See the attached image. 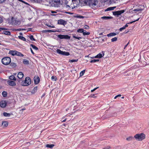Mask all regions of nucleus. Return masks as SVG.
Wrapping results in <instances>:
<instances>
[{
	"instance_id": "nucleus-26",
	"label": "nucleus",
	"mask_w": 149,
	"mask_h": 149,
	"mask_svg": "<svg viewBox=\"0 0 149 149\" xmlns=\"http://www.w3.org/2000/svg\"><path fill=\"white\" fill-rule=\"evenodd\" d=\"M83 35L84 36L86 35H89L90 34V33L89 32H86V30H84V32H83Z\"/></svg>"
},
{
	"instance_id": "nucleus-7",
	"label": "nucleus",
	"mask_w": 149,
	"mask_h": 149,
	"mask_svg": "<svg viewBox=\"0 0 149 149\" xmlns=\"http://www.w3.org/2000/svg\"><path fill=\"white\" fill-rule=\"evenodd\" d=\"M124 12L125 10H124L117 11L113 12V14L115 16L117 15L118 16V15H120L121 14L123 13Z\"/></svg>"
},
{
	"instance_id": "nucleus-37",
	"label": "nucleus",
	"mask_w": 149,
	"mask_h": 149,
	"mask_svg": "<svg viewBox=\"0 0 149 149\" xmlns=\"http://www.w3.org/2000/svg\"><path fill=\"white\" fill-rule=\"evenodd\" d=\"M99 61V59H93L91 60L90 61V62L91 63H95L96 62H97Z\"/></svg>"
},
{
	"instance_id": "nucleus-17",
	"label": "nucleus",
	"mask_w": 149,
	"mask_h": 149,
	"mask_svg": "<svg viewBox=\"0 0 149 149\" xmlns=\"http://www.w3.org/2000/svg\"><path fill=\"white\" fill-rule=\"evenodd\" d=\"M2 126L3 127H7L8 125V123L7 121H3L2 123Z\"/></svg>"
},
{
	"instance_id": "nucleus-55",
	"label": "nucleus",
	"mask_w": 149,
	"mask_h": 149,
	"mask_svg": "<svg viewBox=\"0 0 149 149\" xmlns=\"http://www.w3.org/2000/svg\"><path fill=\"white\" fill-rule=\"evenodd\" d=\"M30 49H31V52L33 54H34V52H33V50L31 49V48Z\"/></svg>"
},
{
	"instance_id": "nucleus-4",
	"label": "nucleus",
	"mask_w": 149,
	"mask_h": 149,
	"mask_svg": "<svg viewBox=\"0 0 149 149\" xmlns=\"http://www.w3.org/2000/svg\"><path fill=\"white\" fill-rule=\"evenodd\" d=\"M11 59L9 57H6L3 58L1 60L2 63L5 65L9 64L11 62Z\"/></svg>"
},
{
	"instance_id": "nucleus-19",
	"label": "nucleus",
	"mask_w": 149,
	"mask_h": 149,
	"mask_svg": "<svg viewBox=\"0 0 149 149\" xmlns=\"http://www.w3.org/2000/svg\"><path fill=\"white\" fill-rule=\"evenodd\" d=\"M16 51L10 50L9 52V54L12 56L15 55Z\"/></svg>"
},
{
	"instance_id": "nucleus-28",
	"label": "nucleus",
	"mask_w": 149,
	"mask_h": 149,
	"mask_svg": "<svg viewBox=\"0 0 149 149\" xmlns=\"http://www.w3.org/2000/svg\"><path fill=\"white\" fill-rule=\"evenodd\" d=\"M18 38L20 39L21 40H22L26 41V39L24 37L21 36H18Z\"/></svg>"
},
{
	"instance_id": "nucleus-24",
	"label": "nucleus",
	"mask_w": 149,
	"mask_h": 149,
	"mask_svg": "<svg viewBox=\"0 0 149 149\" xmlns=\"http://www.w3.org/2000/svg\"><path fill=\"white\" fill-rule=\"evenodd\" d=\"M9 79L10 80H16V79L14 76L13 75H11L9 77Z\"/></svg>"
},
{
	"instance_id": "nucleus-29",
	"label": "nucleus",
	"mask_w": 149,
	"mask_h": 149,
	"mask_svg": "<svg viewBox=\"0 0 149 149\" xmlns=\"http://www.w3.org/2000/svg\"><path fill=\"white\" fill-rule=\"evenodd\" d=\"M56 52H57V53H58L59 54L62 55V54L63 53V51H61V50H60L59 49H58L56 50Z\"/></svg>"
},
{
	"instance_id": "nucleus-31",
	"label": "nucleus",
	"mask_w": 149,
	"mask_h": 149,
	"mask_svg": "<svg viewBox=\"0 0 149 149\" xmlns=\"http://www.w3.org/2000/svg\"><path fill=\"white\" fill-rule=\"evenodd\" d=\"M143 10V9L142 8H137L136 9H134L133 10L134 12H138V11H141Z\"/></svg>"
},
{
	"instance_id": "nucleus-51",
	"label": "nucleus",
	"mask_w": 149,
	"mask_h": 149,
	"mask_svg": "<svg viewBox=\"0 0 149 149\" xmlns=\"http://www.w3.org/2000/svg\"><path fill=\"white\" fill-rule=\"evenodd\" d=\"M6 0H0V3L5 2Z\"/></svg>"
},
{
	"instance_id": "nucleus-21",
	"label": "nucleus",
	"mask_w": 149,
	"mask_h": 149,
	"mask_svg": "<svg viewBox=\"0 0 149 149\" xmlns=\"http://www.w3.org/2000/svg\"><path fill=\"white\" fill-rule=\"evenodd\" d=\"M23 62L24 64L25 65H28L29 64V61L26 59H24Z\"/></svg>"
},
{
	"instance_id": "nucleus-45",
	"label": "nucleus",
	"mask_w": 149,
	"mask_h": 149,
	"mask_svg": "<svg viewBox=\"0 0 149 149\" xmlns=\"http://www.w3.org/2000/svg\"><path fill=\"white\" fill-rule=\"evenodd\" d=\"M73 38H75V39H78L79 40H80V39L81 38V37H78L75 36V35H73Z\"/></svg>"
},
{
	"instance_id": "nucleus-52",
	"label": "nucleus",
	"mask_w": 149,
	"mask_h": 149,
	"mask_svg": "<svg viewBox=\"0 0 149 149\" xmlns=\"http://www.w3.org/2000/svg\"><path fill=\"white\" fill-rule=\"evenodd\" d=\"M99 88V87H97L94 88V89H93V90H91V92H93L94 91H95L96 90L97 88Z\"/></svg>"
},
{
	"instance_id": "nucleus-47",
	"label": "nucleus",
	"mask_w": 149,
	"mask_h": 149,
	"mask_svg": "<svg viewBox=\"0 0 149 149\" xmlns=\"http://www.w3.org/2000/svg\"><path fill=\"white\" fill-rule=\"evenodd\" d=\"M139 18H139L137 19L136 20H134V21H133L131 22H130L129 23H128V24H131L133 22H135L136 21H138L139 20Z\"/></svg>"
},
{
	"instance_id": "nucleus-11",
	"label": "nucleus",
	"mask_w": 149,
	"mask_h": 149,
	"mask_svg": "<svg viewBox=\"0 0 149 149\" xmlns=\"http://www.w3.org/2000/svg\"><path fill=\"white\" fill-rule=\"evenodd\" d=\"M6 105V102L5 101H2L0 102V106L2 108L5 107Z\"/></svg>"
},
{
	"instance_id": "nucleus-16",
	"label": "nucleus",
	"mask_w": 149,
	"mask_h": 149,
	"mask_svg": "<svg viewBox=\"0 0 149 149\" xmlns=\"http://www.w3.org/2000/svg\"><path fill=\"white\" fill-rule=\"evenodd\" d=\"M116 8V6L112 7H110L107 8L105 10V11H110L111 10H113L114 9Z\"/></svg>"
},
{
	"instance_id": "nucleus-13",
	"label": "nucleus",
	"mask_w": 149,
	"mask_h": 149,
	"mask_svg": "<svg viewBox=\"0 0 149 149\" xmlns=\"http://www.w3.org/2000/svg\"><path fill=\"white\" fill-rule=\"evenodd\" d=\"M24 76L23 73L22 72H20L18 74L17 77L19 79H21Z\"/></svg>"
},
{
	"instance_id": "nucleus-34",
	"label": "nucleus",
	"mask_w": 149,
	"mask_h": 149,
	"mask_svg": "<svg viewBox=\"0 0 149 149\" xmlns=\"http://www.w3.org/2000/svg\"><path fill=\"white\" fill-rule=\"evenodd\" d=\"M56 31V30H45V32H55Z\"/></svg>"
},
{
	"instance_id": "nucleus-60",
	"label": "nucleus",
	"mask_w": 149,
	"mask_h": 149,
	"mask_svg": "<svg viewBox=\"0 0 149 149\" xmlns=\"http://www.w3.org/2000/svg\"><path fill=\"white\" fill-rule=\"evenodd\" d=\"M51 13H56V12L54 11H52L51 12Z\"/></svg>"
},
{
	"instance_id": "nucleus-49",
	"label": "nucleus",
	"mask_w": 149,
	"mask_h": 149,
	"mask_svg": "<svg viewBox=\"0 0 149 149\" xmlns=\"http://www.w3.org/2000/svg\"><path fill=\"white\" fill-rule=\"evenodd\" d=\"M125 29V27L124 26L123 27H122V28H121L120 29H119V30L120 31H122V30Z\"/></svg>"
},
{
	"instance_id": "nucleus-64",
	"label": "nucleus",
	"mask_w": 149,
	"mask_h": 149,
	"mask_svg": "<svg viewBox=\"0 0 149 149\" xmlns=\"http://www.w3.org/2000/svg\"><path fill=\"white\" fill-rule=\"evenodd\" d=\"M118 97V96L116 95V96L115 97H114V99H116L117 97Z\"/></svg>"
},
{
	"instance_id": "nucleus-27",
	"label": "nucleus",
	"mask_w": 149,
	"mask_h": 149,
	"mask_svg": "<svg viewBox=\"0 0 149 149\" xmlns=\"http://www.w3.org/2000/svg\"><path fill=\"white\" fill-rule=\"evenodd\" d=\"M3 33L5 35H10V33L9 31H3Z\"/></svg>"
},
{
	"instance_id": "nucleus-23",
	"label": "nucleus",
	"mask_w": 149,
	"mask_h": 149,
	"mask_svg": "<svg viewBox=\"0 0 149 149\" xmlns=\"http://www.w3.org/2000/svg\"><path fill=\"white\" fill-rule=\"evenodd\" d=\"M134 139V138L132 136H130L126 138L127 140L129 141H132Z\"/></svg>"
},
{
	"instance_id": "nucleus-46",
	"label": "nucleus",
	"mask_w": 149,
	"mask_h": 149,
	"mask_svg": "<svg viewBox=\"0 0 149 149\" xmlns=\"http://www.w3.org/2000/svg\"><path fill=\"white\" fill-rule=\"evenodd\" d=\"M51 79L52 80L56 81L57 78L56 76H52L51 77Z\"/></svg>"
},
{
	"instance_id": "nucleus-50",
	"label": "nucleus",
	"mask_w": 149,
	"mask_h": 149,
	"mask_svg": "<svg viewBox=\"0 0 149 149\" xmlns=\"http://www.w3.org/2000/svg\"><path fill=\"white\" fill-rule=\"evenodd\" d=\"M84 29H89V27L87 25H85L84 27Z\"/></svg>"
},
{
	"instance_id": "nucleus-39",
	"label": "nucleus",
	"mask_w": 149,
	"mask_h": 149,
	"mask_svg": "<svg viewBox=\"0 0 149 149\" xmlns=\"http://www.w3.org/2000/svg\"><path fill=\"white\" fill-rule=\"evenodd\" d=\"M85 70H84L80 72V76H82L84 74L85 72Z\"/></svg>"
},
{
	"instance_id": "nucleus-54",
	"label": "nucleus",
	"mask_w": 149,
	"mask_h": 149,
	"mask_svg": "<svg viewBox=\"0 0 149 149\" xmlns=\"http://www.w3.org/2000/svg\"><path fill=\"white\" fill-rule=\"evenodd\" d=\"M6 28H1L0 27V30H5Z\"/></svg>"
},
{
	"instance_id": "nucleus-25",
	"label": "nucleus",
	"mask_w": 149,
	"mask_h": 149,
	"mask_svg": "<svg viewBox=\"0 0 149 149\" xmlns=\"http://www.w3.org/2000/svg\"><path fill=\"white\" fill-rule=\"evenodd\" d=\"M30 46L32 47L33 49H34L36 50H37L38 49V48L37 47L33 44H31Z\"/></svg>"
},
{
	"instance_id": "nucleus-62",
	"label": "nucleus",
	"mask_w": 149,
	"mask_h": 149,
	"mask_svg": "<svg viewBox=\"0 0 149 149\" xmlns=\"http://www.w3.org/2000/svg\"><path fill=\"white\" fill-rule=\"evenodd\" d=\"M18 0L20 2H23V3H24V2L22 0Z\"/></svg>"
},
{
	"instance_id": "nucleus-40",
	"label": "nucleus",
	"mask_w": 149,
	"mask_h": 149,
	"mask_svg": "<svg viewBox=\"0 0 149 149\" xmlns=\"http://www.w3.org/2000/svg\"><path fill=\"white\" fill-rule=\"evenodd\" d=\"M70 37L67 35H65L64 39H70Z\"/></svg>"
},
{
	"instance_id": "nucleus-8",
	"label": "nucleus",
	"mask_w": 149,
	"mask_h": 149,
	"mask_svg": "<svg viewBox=\"0 0 149 149\" xmlns=\"http://www.w3.org/2000/svg\"><path fill=\"white\" fill-rule=\"evenodd\" d=\"M58 24L65 26L67 24V22L62 19H60L58 20Z\"/></svg>"
},
{
	"instance_id": "nucleus-10",
	"label": "nucleus",
	"mask_w": 149,
	"mask_h": 149,
	"mask_svg": "<svg viewBox=\"0 0 149 149\" xmlns=\"http://www.w3.org/2000/svg\"><path fill=\"white\" fill-rule=\"evenodd\" d=\"M102 52V54H101V53H100L98 54L96 56L93 57V58H101L104 55V51Z\"/></svg>"
},
{
	"instance_id": "nucleus-20",
	"label": "nucleus",
	"mask_w": 149,
	"mask_h": 149,
	"mask_svg": "<svg viewBox=\"0 0 149 149\" xmlns=\"http://www.w3.org/2000/svg\"><path fill=\"white\" fill-rule=\"evenodd\" d=\"M32 2L41 3L42 2V0H30Z\"/></svg>"
},
{
	"instance_id": "nucleus-33",
	"label": "nucleus",
	"mask_w": 149,
	"mask_h": 149,
	"mask_svg": "<svg viewBox=\"0 0 149 149\" xmlns=\"http://www.w3.org/2000/svg\"><path fill=\"white\" fill-rule=\"evenodd\" d=\"M65 35H59L58 36V37L60 39H64Z\"/></svg>"
},
{
	"instance_id": "nucleus-38",
	"label": "nucleus",
	"mask_w": 149,
	"mask_h": 149,
	"mask_svg": "<svg viewBox=\"0 0 149 149\" xmlns=\"http://www.w3.org/2000/svg\"><path fill=\"white\" fill-rule=\"evenodd\" d=\"M7 95V93L6 91H3L2 93V95L3 97H6Z\"/></svg>"
},
{
	"instance_id": "nucleus-3",
	"label": "nucleus",
	"mask_w": 149,
	"mask_h": 149,
	"mask_svg": "<svg viewBox=\"0 0 149 149\" xmlns=\"http://www.w3.org/2000/svg\"><path fill=\"white\" fill-rule=\"evenodd\" d=\"M31 84V80L30 78L27 77L25 79L24 81H23L21 83L22 86H27Z\"/></svg>"
},
{
	"instance_id": "nucleus-15",
	"label": "nucleus",
	"mask_w": 149,
	"mask_h": 149,
	"mask_svg": "<svg viewBox=\"0 0 149 149\" xmlns=\"http://www.w3.org/2000/svg\"><path fill=\"white\" fill-rule=\"evenodd\" d=\"M54 146V144H47L45 145V147L47 148H52Z\"/></svg>"
},
{
	"instance_id": "nucleus-36",
	"label": "nucleus",
	"mask_w": 149,
	"mask_h": 149,
	"mask_svg": "<svg viewBox=\"0 0 149 149\" xmlns=\"http://www.w3.org/2000/svg\"><path fill=\"white\" fill-rule=\"evenodd\" d=\"M74 17L77 18H84V17L82 16L79 15H76L74 16Z\"/></svg>"
},
{
	"instance_id": "nucleus-44",
	"label": "nucleus",
	"mask_w": 149,
	"mask_h": 149,
	"mask_svg": "<svg viewBox=\"0 0 149 149\" xmlns=\"http://www.w3.org/2000/svg\"><path fill=\"white\" fill-rule=\"evenodd\" d=\"M78 61V59H72V60H70L69 61L70 62H77Z\"/></svg>"
},
{
	"instance_id": "nucleus-42",
	"label": "nucleus",
	"mask_w": 149,
	"mask_h": 149,
	"mask_svg": "<svg viewBox=\"0 0 149 149\" xmlns=\"http://www.w3.org/2000/svg\"><path fill=\"white\" fill-rule=\"evenodd\" d=\"M10 66L12 67H15L16 66V63H11L10 64Z\"/></svg>"
},
{
	"instance_id": "nucleus-2",
	"label": "nucleus",
	"mask_w": 149,
	"mask_h": 149,
	"mask_svg": "<svg viewBox=\"0 0 149 149\" xmlns=\"http://www.w3.org/2000/svg\"><path fill=\"white\" fill-rule=\"evenodd\" d=\"M83 2L85 4L88 5L91 7H94L97 6L98 3L97 0H84Z\"/></svg>"
},
{
	"instance_id": "nucleus-9",
	"label": "nucleus",
	"mask_w": 149,
	"mask_h": 149,
	"mask_svg": "<svg viewBox=\"0 0 149 149\" xmlns=\"http://www.w3.org/2000/svg\"><path fill=\"white\" fill-rule=\"evenodd\" d=\"M34 80L35 84H37L40 81V78L38 76H35L34 78Z\"/></svg>"
},
{
	"instance_id": "nucleus-48",
	"label": "nucleus",
	"mask_w": 149,
	"mask_h": 149,
	"mask_svg": "<svg viewBox=\"0 0 149 149\" xmlns=\"http://www.w3.org/2000/svg\"><path fill=\"white\" fill-rule=\"evenodd\" d=\"M37 86L36 87H35L33 90V91L34 92H36L37 91Z\"/></svg>"
},
{
	"instance_id": "nucleus-53",
	"label": "nucleus",
	"mask_w": 149,
	"mask_h": 149,
	"mask_svg": "<svg viewBox=\"0 0 149 149\" xmlns=\"http://www.w3.org/2000/svg\"><path fill=\"white\" fill-rule=\"evenodd\" d=\"M3 19L1 17H0V24L1 23L3 22Z\"/></svg>"
},
{
	"instance_id": "nucleus-5",
	"label": "nucleus",
	"mask_w": 149,
	"mask_h": 149,
	"mask_svg": "<svg viewBox=\"0 0 149 149\" xmlns=\"http://www.w3.org/2000/svg\"><path fill=\"white\" fill-rule=\"evenodd\" d=\"M134 137L137 140L141 141L145 138V135L143 133L138 134L135 135Z\"/></svg>"
},
{
	"instance_id": "nucleus-18",
	"label": "nucleus",
	"mask_w": 149,
	"mask_h": 149,
	"mask_svg": "<svg viewBox=\"0 0 149 149\" xmlns=\"http://www.w3.org/2000/svg\"><path fill=\"white\" fill-rule=\"evenodd\" d=\"M15 55L19 56L20 57H23L24 56V55L21 53L17 51H16V52Z\"/></svg>"
},
{
	"instance_id": "nucleus-1",
	"label": "nucleus",
	"mask_w": 149,
	"mask_h": 149,
	"mask_svg": "<svg viewBox=\"0 0 149 149\" xmlns=\"http://www.w3.org/2000/svg\"><path fill=\"white\" fill-rule=\"evenodd\" d=\"M46 5L51 6L55 7H60L61 5V2L60 0H49L48 3Z\"/></svg>"
},
{
	"instance_id": "nucleus-6",
	"label": "nucleus",
	"mask_w": 149,
	"mask_h": 149,
	"mask_svg": "<svg viewBox=\"0 0 149 149\" xmlns=\"http://www.w3.org/2000/svg\"><path fill=\"white\" fill-rule=\"evenodd\" d=\"M72 2L73 3V6L72 4H71L70 6L68 5L67 6L70 8H72V9H73L77 7V5L80 3V0H72Z\"/></svg>"
},
{
	"instance_id": "nucleus-56",
	"label": "nucleus",
	"mask_w": 149,
	"mask_h": 149,
	"mask_svg": "<svg viewBox=\"0 0 149 149\" xmlns=\"http://www.w3.org/2000/svg\"><path fill=\"white\" fill-rule=\"evenodd\" d=\"M111 148L109 146L107 147V148H104L103 149H109V148Z\"/></svg>"
},
{
	"instance_id": "nucleus-59",
	"label": "nucleus",
	"mask_w": 149,
	"mask_h": 149,
	"mask_svg": "<svg viewBox=\"0 0 149 149\" xmlns=\"http://www.w3.org/2000/svg\"><path fill=\"white\" fill-rule=\"evenodd\" d=\"M127 24H126L125 25V26H124L125 27V28H126V27L128 26V25Z\"/></svg>"
},
{
	"instance_id": "nucleus-30",
	"label": "nucleus",
	"mask_w": 149,
	"mask_h": 149,
	"mask_svg": "<svg viewBox=\"0 0 149 149\" xmlns=\"http://www.w3.org/2000/svg\"><path fill=\"white\" fill-rule=\"evenodd\" d=\"M3 115L6 117H9L10 116V114L6 112H4L3 113Z\"/></svg>"
},
{
	"instance_id": "nucleus-35",
	"label": "nucleus",
	"mask_w": 149,
	"mask_h": 149,
	"mask_svg": "<svg viewBox=\"0 0 149 149\" xmlns=\"http://www.w3.org/2000/svg\"><path fill=\"white\" fill-rule=\"evenodd\" d=\"M84 29H80L77 30V32L78 33H83L84 32Z\"/></svg>"
},
{
	"instance_id": "nucleus-61",
	"label": "nucleus",
	"mask_w": 149,
	"mask_h": 149,
	"mask_svg": "<svg viewBox=\"0 0 149 149\" xmlns=\"http://www.w3.org/2000/svg\"><path fill=\"white\" fill-rule=\"evenodd\" d=\"M66 119H65L63 120L62 121V122H65L66 121Z\"/></svg>"
},
{
	"instance_id": "nucleus-14",
	"label": "nucleus",
	"mask_w": 149,
	"mask_h": 149,
	"mask_svg": "<svg viewBox=\"0 0 149 149\" xmlns=\"http://www.w3.org/2000/svg\"><path fill=\"white\" fill-rule=\"evenodd\" d=\"M119 33V32H118V33H111L109 34H108L107 35V36L108 37L114 36H116L117 34H118Z\"/></svg>"
},
{
	"instance_id": "nucleus-43",
	"label": "nucleus",
	"mask_w": 149,
	"mask_h": 149,
	"mask_svg": "<svg viewBox=\"0 0 149 149\" xmlns=\"http://www.w3.org/2000/svg\"><path fill=\"white\" fill-rule=\"evenodd\" d=\"M117 40V38L115 37L114 38H112L111 39V41L112 42H114L116 41Z\"/></svg>"
},
{
	"instance_id": "nucleus-57",
	"label": "nucleus",
	"mask_w": 149,
	"mask_h": 149,
	"mask_svg": "<svg viewBox=\"0 0 149 149\" xmlns=\"http://www.w3.org/2000/svg\"><path fill=\"white\" fill-rule=\"evenodd\" d=\"M129 42L125 46V47H124V48H125L128 45V44H129Z\"/></svg>"
},
{
	"instance_id": "nucleus-22",
	"label": "nucleus",
	"mask_w": 149,
	"mask_h": 149,
	"mask_svg": "<svg viewBox=\"0 0 149 149\" xmlns=\"http://www.w3.org/2000/svg\"><path fill=\"white\" fill-rule=\"evenodd\" d=\"M112 18V17H109V16H104L101 17L102 19H111Z\"/></svg>"
},
{
	"instance_id": "nucleus-41",
	"label": "nucleus",
	"mask_w": 149,
	"mask_h": 149,
	"mask_svg": "<svg viewBox=\"0 0 149 149\" xmlns=\"http://www.w3.org/2000/svg\"><path fill=\"white\" fill-rule=\"evenodd\" d=\"M29 37L30 40L32 41H35V39L33 38V36L31 35Z\"/></svg>"
},
{
	"instance_id": "nucleus-32",
	"label": "nucleus",
	"mask_w": 149,
	"mask_h": 149,
	"mask_svg": "<svg viewBox=\"0 0 149 149\" xmlns=\"http://www.w3.org/2000/svg\"><path fill=\"white\" fill-rule=\"evenodd\" d=\"M63 55L68 56L70 55V53L69 52H63L62 54Z\"/></svg>"
},
{
	"instance_id": "nucleus-63",
	"label": "nucleus",
	"mask_w": 149,
	"mask_h": 149,
	"mask_svg": "<svg viewBox=\"0 0 149 149\" xmlns=\"http://www.w3.org/2000/svg\"><path fill=\"white\" fill-rule=\"evenodd\" d=\"M118 97V96L116 95V96L115 97H114V99H116L117 97Z\"/></svg>"
},
{
	"instance_id": "nucleus-58",
	"label": "nucleus",
	"mask_w": 149,
	"mask_h": 149,
	"mask_svg": "<svg viewBox=\"0 0 149 149\" xmlns=\"http://www.w3.org/2000/svg\"><path fill=\"white\" fill-rule=\"evenodd\" d=\"M65 13L66 14H72V13H71L70 12H65Z\"/></svg>"
},
{
	"instance_id": "nucleus-12",
	"label": "nucleus",
	"mask_w": 149,
	"mask_h": 149,
	"mask_svg": "<svg viewBox=\"0 0 149 149\" xmlns=\"http://www.w3.org/2000/svg\"><path fill=\"white\" fill-rule=\"evenodd\" d=\"M8 84L10 86H13L16 85V83L14 81L8 80L7 81Z\"/></svg>"
}]
</instances>
